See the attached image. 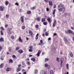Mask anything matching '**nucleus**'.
Listing matches in <instances>:
<instances>
[{
    "label": "nucleus",
    "instance_id": "1",
    "mask_svg": "<svg viewBox=\"0 0 74 74\" xmlns=\"http://www.w3.org/2000/svg\"><path fill=\"white\" fill-rule=\"evenodd\" d=\"M21 64H20L18 65V67L16 70L17 72H19V71H21V70L22 69L21 68Z\"/></svg>",
    "mask_w": 74,
    "mask_h": 74
},
{
    "label": "nucleus",
    "instance_id": "2",
    "mask_svg": "<svg viewBox=\"0 0 74 74\" xmlns=\"http://www.w3.org/2000/svg\"><path fill=\"white\" fill-rule=\"evenodd\" d=\"M58 8H62L64 9V6L63 5V4H60L59 5H58Z\"/></svg>",
    "mask_w": 74,
    "mask_h": 74
},
{
    "label": "nucleus",
    "instance_id": "3",
    "mask_svg": "<svg viewBox=\"0 0 74 74\" xmlns=\"http://www.w3.org/2000/svg\"><path fill=\"white\" fill-rule=\"evenodd\" d=\"M64 10H65V8H64V9H63V8H60L58 9V10L59 12H62L63 10L64 11Z\"/></svg>",
    "mask_w": 74,
    "mask_h": 74
},
{
    "label": "nucleus",
    "instance_id": "4",
    "mask_svg": "<svg viewBox=\"0 0 74 74\" xmlns=\"http://www.w3.org/2000/svg\"><path fill=\"white\" fill-rule=\"evenodd\" d=\"M47 20L48 22H49V23H51V22H52V19H51L49 18H47Z\"/></svg>",
    "mask_w": 74,
    "mask_h": 74
},
{
    "label": "nucleus",
    "instance_id": "5",
    "mask_svg": "<svg viewBox=\"0 0 74 74\" xmlns=\"http://www.w3.org/2000/svg\"><path fill=\"white\" fill-rule=\"evenodd\" d=\"M40 53H41V50H39L38 51L37 54H36V55H37L38 57L40 56Z\"/></svg>",
    "mask_w": 74,
    "mask_h": 74
},
{
    "label": "nucleus",
    "instance_id": "6",
    "mask_svg": "<svg viewBox=\"0 0 74 74\" xmlns=\"http://www.w3.org/2000/svg\"><path fill=\"white\" fill-rule=\"evenodd\" d=\"M49 5H51V6H52L53 3H52V1H49Z\"/></svg>",
    "mask_w": 74,
    "mask_h": 74
},
{
    "label": "nucleus",
    "instance_id": "7",
    "mask_svg": "<svg viewBox=\"0 0 74 74\" xmlns=\"http://www.w3.org/2000/svg\"><path fill=\"white\" fill-rule=\"evenodd\" d=\"M56 23V20H54V23L53 24V27H55V25Z\"/></svg>",
    "mask_w": 74,
    "mask_h": 74
},
{
    "label": "nucleus",
    "instance_id": "8",
    "mask_svg": "<svg viewBox=\"0 0 74 74\" xmlns=\"http://www.w3.org/2000/svg\"><path fill=\"white\" fill-rule=\"evenodd\" d=\"M4 8V7L3 6H2V7L0 6V11H3Z\"/></svg>",
    "mask_w": 74,
    "mask_h": 74
},
{
    "label": "nucleus",
    "instance_id": "9",
    "mask_svg": "<svg viewBox=\"0 0 74 74\" xmlns=\"http://www.w3.org/2000/svg\"><path fill=\"white\" fill-rule=\"evenodd\" d=\"M18 40H19V41L21 42H23V40H22V39L21 38V37H19Z\"/></svg>",
    "mask_w": 74,
    "mask_h": 74
},
{
    "label": "nucleus",
    "instance_id": "10",
    "mask_svg": "<svg viewBox=\"0 0 74 74\" xmlns=\"http://www.w3.org/2000/svg\"><path fill=\"white\" fill-rule=\"evenodd\" d=\"M18 52L20 53H23V51L22 50H20L18 51Z\"/></svg>",
    "mask_w": 74,
    "mask_h": 74
},
{
    "label": "nucleus",
    "instance_id": "11",
    "mask_svg": "<svg viewBox=\"0 0 74 74\" xmlns=\"http://www.w3.org/2000/svg\"><path fill=\"white\" fill-rule=\"evenodd\" d=\"M29 32L30 35L32 36V35L33 34V32L32 31H31V30H29Z\"/></svg>",
    "mask_w": 74,
    "mask_h": 74
},
{
    "label": "nucleus",
    "instance_id": "12",
    "mask_svg": "<svg viewBox=\"0 0 74 74\" xmlns=\"http://www.w3.org/2000/svg\"><path fill=\"white\" fill-rule=\"evenodd\" d=\"M69 55H70V56L71 57H73V53L71 52H69Z\"/></svg>",
    "mask_w": 74,
    "mask_h": 74
},
{
    "label": "nucleus",
    "instance_id": "13",
    "mask_svg": "<svg viewBox=\"0 0 74 74\" xmlns=\"http://www.w3.org/2000/svg\"><path fill=\"white\" fill-rule=\"evenodd\" d=\"M73 32L71 30H68V33L71 34V33H73Z\"/></svg>",
    "mask_w": 74,
    "mask_h": 74
},
{
    "label": "nucleus",
    "instance_id": "14",
    "mask_svg": "<svg viewBox=\"0 0 74 74\" xmlns=\"http://www.w3.org/2000/svg\"><path fill=\"white\" fill-rule=\"evenodd\" d=\"M55 11H56V10L54 9L53 10V15H54V16H53V17H55Z\"/></svg>",
    "mask_w": 74,
    "mask_h": 74
},
{
    "label": "nucleus",
    "instance_id": "15",
    "mask_svg": "<svg viewBox=\"0 0 74 74\" xmlns=\"http://www.w3.org/2000/svg\"><path fill=\"white\" fill-rule=\"evenodd\" d=\"M21 21L22 22V23H23V16H21Z\"/></svg>",
    "mask_w": 74,
    "mask_h": 74
},
{
    "label": "nucleus",
    "instance_id": "16",
    "mask_svg": "<svg viewBox=\"0 0 74 74\" xmlns=\"http://www.w3.org/2000/svg\"><path fill=\"white\" fill-rule=\"evenodd\" d=\"M64 40L65 42V44H67V38H64Z\"/></svg>",
    "mask_w": 74,
    "mask_h": 74
},
{
    "label": "nucleus",
    "instance_id": "17",
    "mask_svg": "<svg viewBox=\"0 0 74 74\" xmlns=\"http://www.w3.org/2000/svg\"><path fill=\"white\" fill-rule=\"evenodd\" d=\"M2 41L4 42V38H0V42H1Z\"/></svg>",
    "mask_w": 74,
    "mask_h": 74
},
{
    "label": "nucleus",
    "instance_id": "18",
    "mask_svg": "<svg viewBox=\"0 0 74 74\" xmlns=\"http://www.w3.org/2000/svg\"><path fill=\"white\" fill-rule=\"evenodd\" d=\"M11 70V69L10 68H8L6 69V71H10Z\"/></svg>",
    "mask_w": 74,
    "mask_h": 74
},
{
    "label": "nucleus",
    "instance_id": "19",
    "mask_svg": "<svg viewBox=\"0 0 74 74\" xmlns=\"http://www.w3.org/2000/svg\"><path fill=\"white\" fill-rule=\"evenodd\" d=\"M60 60V58H58V57H57V58L56 60V61L58 62H60V60Z\"/></svg>",
    "mask_w": 74,
    "mask_h": 74
},
{
    "label": "nucleus",
    "instance_id": "20",
    "mask_svg": "<svg viewBox=\"0 0 74 74\" xmlns=\"http://www.w3.org/2000/svg\"><path fill=\"white\" fill-rule=\"evenodd\" d=\"M31 60H32L33 62H35L36 61V59L34 58H32L31 59Z\"/></svg>",
    "mask_w": 74,
    "mask_h": 74
},
{
    "label": "nucleus",
    "instance_id": "21",
    "mask_svg": "<svg viewBox=\"0 0 74 74\" xmlns=\"http://www.w3.org/2000/svg\"><path fill=\"white\" fill-rule=\"evenodd\" d=\"M41 21L42 22H44L45 21V19L44 18H43L42 19Z\"/></svg>",
    "mask_w": 74,
    "mask_h": 74
},
{
    "label": "nucleus",
    "instance_id": "22",
    "mask_svg": "<svg viewBox=\"0 0 74 74\" xmlns=\"http://www.w3.org/2000/svg\"><path fill=\"white\" fill-rule=\"evenodd\" d=\"M50 74H53V70H50Z\"/></svg>",
    "mask_w": 74,
    "mask_h": 74
},
{
    "label": "nucleus",
    "instance_id": "23",
    "mask_svg": "<svg viewBox=\"0 0 74 74\" xmlns=\"http://www.w3.org/2000/svg\"><path fill=\"white\" fill-rule=\"evenodd\" d=\"M63 61H64V58H61L60 61L61 62H63Z\"/></svg>",
    "mask_w": 74,
    "mask_h": 74
},
{
    "label": "nucleus",
    "instance_id": "24",
    "mask_svg": "<svg viewBox=\"0 0 74 74\" xmlns=\"http://www.w3.org/2000/svg\"><path fill=\"white\" fill-rule=\"evenodd\" d=\"M8 3H9V2L8 1H6L5 2V4L6 5H7L8 4Z\"/></svg>",
    "mask_w": 74,
    "mask_h": 74
},
{
    "label": "nucleus",
    "instance_id": "25",
    "mask_svg": "<svg viewBox=\"0 0 74 74\" xmlns=\"http://www.w3.org/2000/svg\"><path fill=\"white\" fill-rule=\"evenodd\" d=\"M48 60H49V59L48 58H46L45 59V62H47V61H48Z\"/></svg>",
    "mask_w": 74,
    "mask_h": 74
},
{
    "label": "nucleus",
    "instance_id": "26",
    "mask_svg": "<svg viewBox=\"0 0 74 74\" xmlns=\"http://www.w3.org/2000/svg\"><path fill=\"white\" fill-rule=\"evenodd\" d=\"M37 20L38 22H39L40 21V17H38L37 18Z\"/></svg>",
    "mask_w": 74,
    "mask_h": 74
},
{
    "label": "nucleus",
    "instance_id": "27",
    "mask_svg": "<svg viewBox=\"0 0 74 74\" xmlns=\"http://www.w3.org/2000/svg\"><path fill=\"white\" fill-rule=\"evenodd\" d=\"M38 72V70H37V69H35V74H37Z\"/></svg>",
    "mask_w": 74,
    "mask_h": 74
},
{
    "label": "nucleus",
    "instance_id": "28",
    "mask_svg": "<svg viewBox=\"0 0 74 74\" xmlns=\"http://www.w3.org/2000/svg\"><path fill=\"white\" fill-rule=\"evenodd\" d=\"M64 16H68V13H65L64 14Z\"/></svg>",
    "mask_w": 74,
    "mask_h": 74
},
{
    "label": "nucleus",
    "instance_id": "29",
    "mask_svg": "<svg viewBox=\"0 0 74 74\" xmlns=\"http://www.w3.org/2000/svg\"><path fill=\"white\" fill-rule=\"evenodd\" d=\"M66 66V68L67 69H69V64H67Z\"/></svg>",
    "mask_w": 74,
    "mask_h": 74
},
{
    "label": "nucleus",
    "instance_id": "30",
    "mask_svg": "<svg viewBox=\"0 0 74 74\" xmlns=\"http://www.w3.org/2000/svg\"><path fill=\"white\" fill-rule=\"evenodd\" d=\"M27 14H31V11H28L27 12Z\"/></svg>",
    "mask_w": 74,
    "mask_h": 74
},
{
    "label": "nucleus",
    "instance_id": "31",
    "mask_svg": "<svg viewBox=\"0 0 74 74\" xmlns=\"http://www.w3.org/2000/svg\"><path fill=\"white\" fill-rule=\"evenodd\" d=\"M22 29H23V30H24L25 29V26H23L22 27Z\"/></svg>",
    "mask_w": 74,
    "mask_h": 74
},
{
    "label": "nucleus",
    "instance_id": "32",
    "mask_svg": "<svg viewBox=\"0 0 74 74\" xmlns=\"http://www.w3.org/2000/svg\"><path fill=\"white\" fill-rule=\"evenodd\" d=\"M43 73H44V71H43V70H41L40 71V73L41 74H43Z\"/></svg>",
    "mask_w": 74,
    "mask_h": 74
},
{
    "label": "nucleus",
    "instance_id": "33",
    "mask_svg": "<svg viewBox=\"0 0 74 74\" xmlns=\"http://www.w3.org/2000/svg\"><path fill=\"white\" fill-rule=\"evenodd\" d=\"M9 17V15L7 14L6 15V18H8Z\"/></svg>",
    "mask_w": 74,
    "mask_h": 74
},
{
    "label": "nucleus",
    "instance_id": "34",
    "mask_svg": "<svg viewBox=\"0 0 74 74\" xmlns=\"http://www.w3.org/2000/svg\"><path fill=\"white\" fill-rule=\"evenodd\" d=\"M55 46H53L51 47V48L53 49V50H54V49H55Z\"/></svg>",
    "mask_w": 74,
    "mask_h": 74
},
{
    "label": "nucleus",
    "instance_id": "35",
    "mask_svg": "<svg viewBox=\"0 0 74 74\" xmlns=\"http://www.w3.org/2000/svg\"><path fill=\"white\" fill-rule=\"evenodd\" d=\"M3 66V64H1L0 65V68H1H1H2Z\"/></svg>",
    "mask_w": 74,
    "mask_h": 74
},
{
    "label": "nucleus",
    "instance_id": "36",
    "mask_svg": "<svg viewBox=\"0 0 74 74\" xmlns=\"http://www.w3.org/2000/svg\"><path fill=\"white\" fill-rule=\"evenodd\" d=\"M44 25H47V22H44L43 23Z\"/></svg>",
    "mask_w": 74,
    "mask_h": 74
},
{
    "label": "nucleus",
    "instance_id": "37",
    "mask_svg": "<svg viewBox=\"0 0 74 74\" xmlns=\"http://www.w3.org/2000/svg\"><path fill=\"white\" fill-rule=\"evenodd\" d=\"M45 36H48V32H46L45 33Z\"/></svg>",
    "mask_w": 74,
    "mask_h": 74
},
{
    "label": "nucleus",
    "instance_id": "38",
    "mask_svg": "<svg viewBox=\"0 0 74 74\" xmlns=\"http://www.w3.org/2000/svg\"><path fill=\"white\" fill-rule=\"evenodd\" d=\"M35 27L36 28H37V29L38 28V25H35Z\"/></svg>",
    "mask_w": 74,
    "mask_h": 74
},
{
    "label": "nucleus",
    "instance_id": "39",
    "mask_svg": "<svg viewBox=\"0 0 74 74\" xmlns=\"http://www.w3.org/2000/svg\"><path fill=\"white\" fill-rule=\"evenodd\" d=\"M11 30H12L11 28H9V29H8L7 30H8V32H11Z\"/></svg>",
    "mask_w": 74,
    "mask_h": 74
},
{
    "label": "nucleus",
    "instance_id": "40",
    "mask_svg": "<svg viewBox=\"0 0 74 74\" xmlns=\"http://www.w3.org/2000/svg\"><path fill=\"white\" fill-rule=\"evenodd\" d=\"M29 48H30V49H33V47L32 46H30L29 47Z\"/></svg>",
    "mask_w": 74,
    "mask_h": 74
},
{
    "label": "nucleus",
    "instance_id": "41",
    "mask_svg": "<svg viewBox=\"0 0 74 74\" xmlns=\"http://www.w3.org/2000/svg\"><path fill=\"white\" fill-rule=\"evenodd\" d=\"M19 47H17L16 48V51H18V49H19Z\"/></svg>",
    "mask_w": 74,
    "mask_h": 74
},
{
    "label": "nucleus",
    "instance_id": "42",
    "mask_svg": "<svg viewBox=\"0 0 74 74\" xmlns=\"http://www.w3.org/2000/svg\"><path fill=\"white\" fill-rule=\"evenodd\" d=\"M60 66L61 67H62L63 66V62H61L60 64Z\"/></svg>",
    "mask_w": 74,
    "mask_h": 74
},
{
    "label": "nucleus",
    "instance_id": "43",
    "mask_svg": "<svg viewBox=\"0 0 74 74\" xmlns=\"http://www.w3.org/2000/svg\"><path fill=\"white\" fill-rule=\"evenodd\" d=\"M12 57L13 58H14V59H15V58H16V56L14 55H12Z\"/></svg>",
    "mask_w": 74,
    "mask_h": 74
},
{
    "label": "nucleus",
    "instance_id": "44",
    "mask_svg": "<svg viewBox=\"0 0 74 74\" xmlns=\"http://www.w3.org/2000/svg\"><path fill=\"white\" fill-rule=\"evenodd\" d=\"M0 59L1 60H4V58H3V56H1V58H0Z\"/></svg>",
    "mask_w": 74,
    "mask_h": 74
},
{
    "label": "nucleus",
    "instance_id": "45",
    "mask_svg": "<svg viewBox=\"0 0 74 74\" xmlns=\"http://www.w3.org/2000/svg\"><path fill=\"white\" fill-rule=\"evenodd\" d=\"M11 38L12 39H14V36H11Z\"/></svg>",
    "mask_w": 74,
    "mask_h": 74
},
{
    "label": "nucleus",
    "instance_id": "46",
    "mask_svg": "<svg viewBox=\"0 0 74 74\" xmlns=\"http://www.w3.org/2000/svg\"><path fill=\"white\" fill-rule=\"evenodd\" d=\"M27 64L28 65H29V64H30V62H29V61H27Z\"/></svg>",
    "mask_w": 74,
    "mask_h": 74
},
{
    "label": "nucleus",
    "instance_id": "47",
    "mask_svg": "<svg viewBox=\"0 0 74 74\" xmlns=\"http://www.w3.org/2000/svg\"><path fill=\"white\" fill-rule=\"evenodd\" d=\"M1 35H3V31L1 30Z\"/></svg>",
    "mask_w": 74,
    "mask_h": 74
},
{
    "label": "nucleus",
    "instance_id": "48",
    "mask_svg": "<svg viewBox=\"0 0 74 74\" xmlns=\"http://www.w3.org/2000/svg\"><path fill=\"white\" fill-rule=\"evenodd\" d=\"M9 61L10 63H12L13 62V61H12V60L11 59H10L9 60Z\"/></svg>",
    "mask_w": 74,
    "mask_h": 74
},
{
    "label": "nucleus",
    "instance_id": "49",
    "mask_svg": "<svg viewBox=\"0 0 74 74\" xmlns=\"http://www.w3.org/2000/svg\"><path fill=\"white\" fill-rule=\"evenodd\" d=\"M29 52H32L33 51V50H32V49H29Z\"/></svg>",
    "mask_w": 74,
    "mask_h": 74
},
{
    "label": "nucleus",
    "instance_id": "50",
    "mask_svg": "<svg viewBox=\"0 0 74 74\" xmlns=\"http://www.w3.org/2000/svg\"><path fill=\"white\" fill-rule=\"evenodd\" d=\"M0 29H1L2 30H3V31L4 30V28L3 27H1Z\"/></svg>",
    "mask_w": 74,
    "mask_h": 74
},
{
    "label": "nucleus",
    "instance_id": "51",
    "mask_svg": "<svg viewBox=\"0 0 74 74\" xmlns=\"http://www.w3.org/2000/svg\"><path fill=\"white\" fill-rule=\"evenodd\" d=\"M1 49H2V46H0V52L1 51Z\"/></svg>",
    "mask_w": 74,
    "mask_h": 74
},
{
    "label": "nucleus",
    "instance_id": "52",
    "mask_svg": "<svg viewBox=\"0 0 74 74\" xmlns=\"http://www.w3.org/2000/svg\"><path fill=\"white\" fill-rule=\"evenodd\" d=\"M9 49L10 52H11V47H9Z\"/></svg>",
    "mask_w": 74,
    "mask_h": 74
},
{
    "label": "nucleus",
    "instance_id": "53",
    "mask_svg": "<svg viewBox=\"0 0 74 74\" xmlns=\"http://www.w3.org/2000/svg\"><path fill=\"white\" fill-rule=\"evenodd\" d=\"M44 1H45V2H47V3H48V1H49L48 0H44Z\"/></svg>",
    "mask_w": 74,
    "mask_h": 74
},
{
    "label": "nucleus",
    "instance_id": "54",
    "mask_svg": "<svg viewBox=\"0 0 74 74\" xmlns=\"http://www.w3.org/2000/svg\"><path fill=\"white\" fill-rule=\"evenodd\" d=\"M15 5H16L17 6H18V5H19V4L17 3H15Z\"/></svg>",
    "mask_w": 74,
    "mask_h": 74
},
{
    "label": "nucleus",
    "instance_id": "55",
    "mask_svg": "<svg viewBox=\"0 0 74 74\" xmlns=\"http://www.w3.org/2000/svg\"><path fill=\"white\" fill-rule=\"evenodd\" d=\"M40 43H42V42H43V41L42 40H41L40 41Z\"/></svg>",
    "mask_w": 74,
    "mask_h": 74
},
{
    "label": "nucleus",
    "instance_id": "56",
    "mask_svg": "<svg viewBox=\"0 0 74 74\" xmlns=\"http://www.w3.org/2000/svg\"><path fill=\"white\" fill-rule=\"evenodd\" d=\"M45 67H47L48 66V64H45Z\"/></svg>",
    "mask_w": 74,
    "mask_h": 74
},
{
    "label": "nucleus",
    "instance_id": "57",
    "mask_svg": "<svg viewBox=\"0 0 74 74\" xmlns=\"http://www.w3.org/2000/svg\"><path fill=\"white\" fill-rule=\"evenodd\" d=\"M22 64L24 65V66L25 65V63L24 62H22Z\"/></svg>",
    "mask_w": 74,
    "mask_h": 74
},
{
    "label": "nucleus",
    "instance_id": "58",
    "mask_svg": "<svg viewBox=\"0 0 74 74\" xmlns=\"http://www.w3.org/2000/svg\"><path fill=\"white\" fill-rule=\"evenodd\" d=\"M46 10L47 11H48L49 10V8H46Z\"/></svg>",
    "mask_w": 74,
    "mask_h": 74
},
{
    "label": "nucleus",
    "instance_id": "59",
    "mask_svg": "<svg viewBox=\"0 0 74 74\" xmlns=\"http://www.w3.org/2000/svg\"><path fill=\"white\" fill-rule=\"evenodd\" d=\"M56 35H57V34H56V33H54L53 34V36H56Z\"/></svg>",
    "mask_w": 74,
    "mask_h": 74
},
{
    "label": "nucleus",
    "instance_id": "60",
    "mask_svg": "<svg viewBox=\"0 0 74 74\" xmlns=\"http://www.w3.org/2000/svg\"><path fill=\"white\" fill-rule=\"evenodd\" d=\"M38 45H43V44H42L41 43H39Z\"/></svg>",
    "mask_w": 74,
    "mask_h": 74
},
{
    "label": "nucleus",
    "instance_id": "61",
    "mask_svg": "<svg viewBox=\"0 0 74 74\" xmlns=\"http://www.w3.org/2000/svg\"><path fill=\"white\" fill-rule=\"evenodd\" d=\"M8 34L9 35L11 34V32H10V31H9L8 33Z\"/></svg>",
    "mask_w": 74,
    "mask_h": 74
},
{
    "label": "nucleus",
    "instance_id": "62",
    "mask_svg": "<svg viewBox=\"0 0 74 74\" xmlns=\"http://www.w3.org/2000/svg\"><path fill=\"white\" fill-rule=\"evenodd\" d=\"M71 15V14L70 13H68V16H70Z\"/></svg>",
    "mask_w": 74,
    "mask_h": 74
},
{
    "label": "nucleus",
    "instance_id": "63",
    "mask_svg": "<svg viewBox=\"0 0 74 74\" xmlns=\"http://www.w3.org/2000/svg\"><path fill=\"white\" fill-rule=\"evenodd\" d=\"M43 74H47V72L45 71Z\"/></svg>",
    "mask_w": 74,
    "mask_h": 74
},
{
    "label": "nucleus",
    "instance_id": "64",
    "mask_svg": "<svg viewBox=\"0 0 74 74\" xmlns=\"http://www.w3.org/2000/svg\"><path fill=\"white\" fill-rule=\"evenodd\" d=\"M27 73V72L26 71L25 72H23V73L24 74H26Z\"/></svg>",
    "mask_w": 74,
    "mask_h": 74
}]
</instances>
